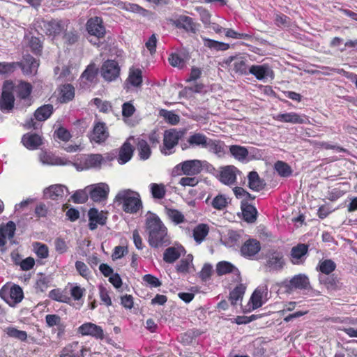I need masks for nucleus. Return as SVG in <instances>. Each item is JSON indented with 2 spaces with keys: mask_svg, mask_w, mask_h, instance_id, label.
Here are the masks:
<instances>
[{
  "mask_svg": "<svg viewBox=\"0 0 357 357\" xmlns=\"http://www.w3.org/2000/svg\"><path fill=\"white\" fill-rule=\"evenodd\" d=\"M146 228L149 234L148 241L151 247H165L170 244L167 229L155 213L148 214L146 219Z\"/></svg>",
  "mask_w": 357,
  "mask_h": 357,
  "instance_id": "obj_1",
  "label": "nucleus"
},
{
  "mask_svg": "<svg viewBox=\"0 0 357 357\" xmlns=\"http://www.w3.org/2000/svg\"><path fill=\"white\" fill-rule=\"evenodd\" d=\"M116 200L122 204V208L126 213H137L142 207L139 195L131 190L119 192L116 196Z\"/></svg>",
  "mask_w": 357,
  "mask_h": 357,
  "instance_id": "obj_2",
  "label": "nucleus"
},
{
  "mask_svg": "<svg viewBox=\"0 0 357 357\" xmlns=\"http://www.w3.org/2000/svg\"><path fill=\"white\" fill-rule=\"evenodd\" d=\"M14 84L11 81H6L2 89L0 108L2 111H10L14 105L15 98L13 94Z\"/></svg>",
  "mask_w": 357,
  "mask_h": 357,
  "instance_id": "obj_3",
  "label": "nucleus"
},
{
  "mask_svg": "<svg viewBox=\"0 0 357 357\" xmlns=\"http://www.w3.org/2000/svg\"><path fill=\"white\" fill-rule=\"evenodd\" d=\"M0 296L10 306L13 307L22 300L23 291L20 286L14 285L10 289H1Z\"/></svg>",
  "mask_w": 357,
  "mask_h": 357,
  "instance_id": "obj_4",
  "label": "nucleus"
},
{
  "mask_svg": "<svg viewBox=\"0 0 357 357\" xmlns=\"http://www.w3.org/2000/svg\"><path fill=\"white\" fill-rule=\"evenodd\" d=\"M86 190H89L91 199L93 202H98L107 198L109 188L105 183H99L87 186Z\"/></svg>",
  "mask_w": 357,
  "mask_h": 357,
  "instance_id": "obj_5",
  "label": "nucleus"
},
{
  "mask_svg": "<svg viewBox=\"0 0 357 357\" xmlns=\"http://www.w3.org/2000/svg\"><path fill=\"white\" fill-rule=\"evenodd\" d=\"M120 74V67L114 60H107L102 66L101 75L107 82L115 80Z\"/></svg>",
  "mask_w": 357,
  "mask_h": 357,
  "instance_id": "obj_6",
  "label": "nucleus"
},
{
  "mask_svg": "<svg viewBox=\"0 0 357 357\" xmlns=\"http://www.w3.org/2000/svg\"><path fill=\"white\" fill-rule=\"evenodd\" d=\"M284 264V256L281 252L270 251L266 255V266L269 271H280L283 268Z\"/></svg>",
  "mask_w": 357,
  "mask_h": 357,
  "instance_id": "obj_7",
  "label": "nucleus"
},
{
  "mask_svg": "<svg viewBox=\"0 0 357 357\" xmlns=\"http://www.w3.org/2000/svg\"><path fill=\"white\" fill-rule=\"evenodd\" d=\"M180 137V132L176 131V130L172 129L169 130H166L164 133V147L161 150L162 153L165 155H169L170 153H172L170 150L178 144Z\"/></svg>",
  "mask_w": 357,
  "mask_h": 357,
  "instance_id": "obj_8",
  "label": "nucleus"
},
{
  "mask_svg": "<svg viewBox=\"0 0 357 357\" xmlns=\"http://www.w3.org/2000/svg\"><path fill=\"white\" fill-rule=\"evenodd\" d=\"M177 168H181L183 174L192 176L202 172L203 162L199 160H186L178 164Z\"/></svg>",
  "mask_w": 357,
  "mask_h": 357,
  "instance_id": "obj_9",
  "label": "nucleus"
},
{
  "mask_svg": "<svg viewBox=\"0 0 357 357\" xmlns=\"http://www.w3.org/2000/svg\"><path fill=\"white\" fill-rule=\"evenodd\" d=\"M86 30L91 36H95L98 39L104 37L105 34V29L102 25V20L98 17H91L88 20Z\"/></svg>",
  "mask_w": 357,
  "mask_h": 357,
  "instance_id": "obj_10",
  "label": "nucleus"
},
{
  "mask_svg": "<svg viewBox=\"0 0 357 357\" xmlns=\"http://www.w3.org/2000/svg\"><path fill=\"white\" fill-rule=\"evenodd\" d=\"M77 330L78 332L84 336H91L96 339L100 340L104 338V331L102 328L100 326L91 322L83 324L78 328Z\"/></svg>",
  "mask_w": 357,
  "mask_h": 357,
  "instance_id": "obj_11",
  "label": "nucleus"
},
{
  "mask_svg": "<svg viewBox=\"0 0 357 357\" xmlns=\"http://www.w3.org/2000/svg\"><path fill=\"white\" fill-rule=\"evenodd\" d=\"M307 252L308 246L307 245L303 243L298 244L291 250L290 261L292 264L296 265L303 264Z\"/></svg>",
  "mask_w": 357,
  "mask_h": 357,
  "instance_id": "obj_12",
  "label": "nucleus"
},
{
  "mask_svg": "<svg viewBox=\"0 0 357 357\" xmlns=\"http://www.w3.org/2000/svg\"><path fill=\"white\" fill-rule=\"evenodd\" d=\"M248 73L253 75L257 79L262 80L267 77L273 78L272 69L266 64L252 65L249 68Z\"/></svg>",
  "mask_w": 357,
  "mask_h": 357,
  "instance_id": "obj_13",
  "label": "nucleus"
},
{
  "mask_svg": "<svg viewBox=\"0 0 357 357\" xmlns=\"http://www.w3.org/2000/svg\"><path fill=\"white\" fill-rule=\"evenodd\" d=\"M267 294L268 288L266 286H260L255 290L250 298L253 310L257 309L263 305L267 300Z\"/></svg>",
  "mask_w": 357,
  "mask_h": 357,
  "instance_id": "obj_14",
  "label": "nucleus"
},
{
  "mask_svg": "<svg viewBox=\"0 0 357 357\" xmlns=\"http://www.w3.org/2000/svg\"><path fill=\"white\" fill-rule=\"evenodd\" d=\"M225 63L229 66H233V70L235 73L240 75L248 74V70L245 61L242 57L229 56Z\"/></svg>",
  "mask_w": 357,
  "mask_h": 357,
  "instance_id": "obj_15",
  "label": "nucleus"
},
{
  "mask_svg": "<svg viewBox=\"0 0 357 357\" xmlns=\"http://www.w3.org/2000/svg\"><path fill=\"white\" fill-rule=\"evenodd\" d=\"M273 118L275 120L278 121L291 123L294 124L305 123L307 120L305 116H301L295 112L278 114L274 116Z\"/></svg>",
  "mask_w": 357,
  "mask_h": 357,
  "instance_id": "obj_16",
  "label": "nucleus"
},
{
  "mask_svg": "<svg viewBox=\"0 0 357 357\" xmlns=\"http://www.w3.org/2000/svg\"><path fill=\"white\" fill-rule=\"evenodd\" d=\"M208 139L209 138H208L205 135L201 132H195L190 135L187 139L188 146H185L183 147V149H186L188 147H201L206 149Z\"/></svg>",
  "mask_w": 357,
  "mask_h": 357,
  "instance_id": "obj_17",
  "label": "nucleus"
},
{
  "mask_svg": "<svg viewBox=\"0 0 357 357\" xmlns=\"http://www.w3.org/2000/svg\"><path fill=\"white\" fill-rule=\"evenodd\" d=\"M45 322L47 326L50 328L56 327V330L58 337H61L64 334L66 325L59 315L47 314L45 316Z\"/></svg>",
  "mask_w": 357,
  "mask_h": 357,
  "instance_id": "obj_18",
  "label": "nucleus"
},
{
  "mask_svg": "<svg viewBox=\"0 0 357 357\" xmlns=\"http://www.w3.org/2000/svg\"><path fill=\"white\" fill-rule=\"evenodd\" d=\"M68 193L67 188L63 185H53L44 190L45 197L53 200L59 199Z\"/></svg>",
  "mask_w": 357,
  "mask_h": 357,
  "instance_id": "obj_19",
  "label": "nucleus"
},
{
  "mask_svg": "<svg viewBox=\"0 0 357 357\" xmlns=\"http://www.w3.org/2000/svg\"><path fill=\"white\" fill-rule=\"evenodd\" d=\"M43 28L46 34L54 36L60 33L64 29L65 25L61 20H52L50 21H43Z\"/></svg>",
  "mask_w": 357,
  "mask_h": 357,
  "instance_id": "obj_20",
  "label": "nucleus"
},
{
  "mask_svg": "<svg viewBox=\"0 0 357 357\" xmlns=\"http://www.w3.org/2000/svg\"><path fill=\"white\" fill-rule=\"evenodd\" d=\"M237 169L234 166H226L220 171V180L226 185L234 184L236 179Z\"/></svg>",
  "mask_w": 357,
  "mask_h": 357,
  "instance_id": "obj_21",
  "label": "nucleus"
},
{
  "mask_svg": "<svg viewBox=\"0 0 357 357\" xmlns=\"http://www.w3.org/2000/svg\"><path fill=\"white\" fill-rule=\"evenodd\" d=\"M174 24L179 29H183L186 31L196 33L197 26L193 20L186 15H180L176 20H174Z\"/></svg>",
  "mask_w": 357,
  "mask_h": 357,
  "instance_id": "obj_22",
  "label": "nucleus"
},
{
  "mask_svg": "<svg viewBox=\"0 0 357 357\" xmlns=\"http://www.w3.org/2000/svg\"><path fill=\"white\" fill-rule=\"evenodd\" d=\"M20 63L21 65L19 67H21L25 75L36 74L39 66L38 61L29 55L26 56L24 61Z\"/></svg>",
  "mask_w": 357,
  "mask_h": 357,
  "instance_id": "obj_23",
  "label": "nucleus"
},
{
  "mask_svg": "<svg viewBox=\"0 0 357 357\" xmlns=\"http://www.w3.org/2000/svg\"><path fill=\"white\" fill-rule=\"evenodd\" d=\"M22 142L28 149L35 150L42 144V138L37 134L26 133L23 135Z\"/></svg>",
  "mask_w": 357,
  "mask_h": 357,
  "instance_id": "obj_24",
  "label": "nucleus"
},
{
  "mask_svg": "<svg viewBox=\"0 0 357 357\" xmlns=\"http://www.w3.org/2000/svg\"><path fill=\"white\" fill-rule=\"evenodd\" d=\"M260 250L259 242L257 240L250 239L245 242L241 248V252L244 256L252 257Z\"/></svg>",
  "mask_w": 357,
  "mask_h": 357,
  "instance_id": "obj_25",
  "label": "nucleus"
},
{
  "mask_svg": "<svg viewBox=\"0 0 357 357\" xmlns=\"http://www.w3.org/2000/svg\"><path fill=\"white\" fill-rule=\"evenodd\" d=\"M15 229V224L12 221L0 228V246L5 245L6 238L11 239L14 236Z\"/></svg>",
  "mask_w": 357,
  "mask_h": 357,
  "instance_id": "obj_26",
  "label": "nucleus"
},
{
  "mask_svg": "<svg viewBox=\"0 0 357 357\" xmlns=\"http://www.w3.org/2000/svg\"><path fill=\"white\" fill-rule=\"evenodd\" d=\"M206 149H208L210 152L215 154L219 158L224 156L226 153L225 145L224 142L220 140H215L210 138Z\"/></svg>",
  "mask_w": 357,
  "mask_h": 357,
  "instance_id": "obj_27",
  "label": "nucleus"
},
{
  "mask_svg": "<svg viewBox=\"0 0 357 357\" xmlns=\"http://www.w3.org/2000/svg\"><path fill=\"white\" fill-rule=\"evenodd\" d=\"M108 137V132L106 130L105 124L98 123L95 125L91 135V139L96 142L100 143L104 142Z\"/></svg>",
  "mask_w": 357,
  "mask_h": 357,
  "instance_id": "obj_28",
  "label": "nucleus"
},
{
  "mask_svg": "<svg viewBox=\"0 0 357 357\" xmlns=\"http://www.w3.org/2000/svg\"><path fill=\"white\" fill-rule=\"evenodd\" d=\"M127 84L134 87H139L142 83V72L139 68L132 67L129 70L128 77L126 79Z\"/></svg>",
  "mask_w": 357,
  "mask_h": 357,
  "instance_id": "obj_29",
  "label": "nucleus"
},
{
  "mask_svg": "<svg viewBox=\"0 0 357 357\" xmlns=\"http://www.w3.org/2000/svg\"><path fill=\"white\" fill-rule=\"evenodd\" d=\"M291 288L299 289H307L310 287V281L308 278L304 274H298L293 277L290 282Z\"/></svg>",
  "mask_w": 357,
  "mask_h": 357,
  "instance_id": "obj_30",
  "label": "nucleus"
},
{
  "mask_svg": "<svg viewBox=\"0 0 357 357\" xmlns=\"http://www.w3.org/2000/svg\"><path fill=\"white\" fill-rule=\"evenodd\" d=\"M40 161L43 165H63L66 162H63L62 159L50 153L43 151L39 155Z\"/></svg>",
  "mask_w": 357,
  "mask_h": 357,
  "instance_id": "obj_31",
  "label": "nucleus"
},
{
  "mask_svg": "<svg viewBox=\"0 0 357 357\" xmlns=\"http://www.w3.org/2000/svg\"><path fill=\"white\" fill-rule=\"evenodd\" d=\"M133 149L131 144L127 142H125L119 151V163L121 165L126 163L131 159Z\"/></svg>",
  "mask_w": 357,
  "mask_h": 357,
  "instance_id": "obj_32",
  "label": "nucleus"
},
{
  "mask_svg": "<svg viewBox=\"0 0 357 357\" xmlns=\"http://www.w3.org/2000/svg\"><path fill=\"white\" fill-rule=\"evenodd\" d=\"M105 160L100 154H91L86 157L84 160V167L86 169L99 168Z\"/></svg>",
  "mask_w": 357,
  "mask_h": 357,
  "instance_id": "obj_33",
  "label": "nucleus"
},
{
  "mask_svg": "<svg viewBox=\"0 0 357 357\" xmlns=\"http://www.w3.org/2000/svg\"><path fill=\"white\" fill-rule=\"evenodd\" d=\"M248 185L255 191H259L264 188V183L260 179L257 172H251L248 175Z\"/></svg>",
  "mask_w": 357,
  "mask_h": 357,
  "instance_id": "obj_34",
  "label": "nucleus"
},
{
  "mask_svg": "<svg viewBox=\"0 0 357 357\" xmlns=\"http://www.w3.org/2000/svg\"><path fill=\"white\" fill-rule=\"evenodd\" d=\"M209 227L206 224H199L193 229V237L198 243H202L208 235Z\"/></svg>",
  "mask_w": 357,
  "mask_h": 357,
  "instance_id": "obj_35",
  "label": "nucleus"
},
{
  "mask_svg": "<svg viewBox=\"0 0 357 357\" xmlns=\"http://www.w3.org/2000/svg\"><path fill=\"white\" fill-rule=\"evenodd\" d=\"M31 89L32 87L30 84L20 82L17 85H14L13 91L16 92L20 98H26L30 95Z\"/></svg>",
  "mask_w": 357,
  "mask_h": 357,
  "instance_id": "obj_36",
  "label": "nucleus"
},
{
  "mask_svg": "<svg viewBox=\"0 0 357 357\" xmlns=\"http://www.w3.org/2000/svg\"><path fill=\"white\" fill-rule=\"evenodd\" d=\"M181 256V249L170 247L165 250L163 254V259L167 263H173Z\"/></svg>",
  "mask_w": 357,
  "mask_h": 357,
  "instance_id": "obj_37",
  "label": "nucleus"
},
{
  "mask_svg": "<svg viewBox=\"0 0 357 357\" xmlns=\"http://www.w3.org/2000/svg\"><path fill=\"white\" fill-rule=\"evenodd\" d=\"M3 331L8 337L15 338L20 341H25L27 338L26 331L18 330L13 326L5 328Z\"/></svg>",
  "mask_w": 357,
  "mask_h": 357,
  "instance_id": "obj_38",
  "label": "nucleus"
},
{
  "mask_svg": "<svg viewBox=\"0 0 357 357\" xmlns=\"http://www.w3.org/2000/svg\"><path fill=\"white\" fill-rule=\"evenodd\" d=\"M245 287L243 284H239L229 294V301L231 304L235 305L238 301H241L245 294Z\"/></svg>",
  "mask_w": 357,
  "mask_h": 357,
  "instance_id": "obj_39",
  "label": "nucleus"
},
{
  "mask_svg": "<svg viewBox=\"0 0 357 357\" xmlns=\"http://www.w3.org/2000/svg\"><path fill=\"white\" fill-rule=\"evenodd\" d=\"M216 271L220 275L229 273H236L238 274V270L233 264L225 261H220L217 264Z\"/></svg>",
  "mask_w": 357,
  "mask_h": 357,
  "instance_id": "obj_40",
  "label": "nucleus"
},
{
  "mask_svg": "<svg viewBox=\"0 0 357 357\" xmlns=\"http://www.w3.org/2000/svg\"><path fill=\"white\" fill-rule=\"evenodd\" d=\"M60 94H61V97H60L61 101L62 102H67L73 100V98H74L75 89L70 84L63 85L61 88Z\"/></svg>",
  "mask_w": 357,
  "mask_h": 357,
  "instance_id": "obj_41",
  "label": "nucleus"
},
{
  "mask_svg": "<svg viewBox=\"0 0 357 357\" xmlns=\"http://www.w3.org/2000/svg\"><path fill=\"white\" fill-rule=\"evenodd\" d=\"M53 107L51 105H45L40 107L35 112V117L38 121H45L52 114Z\"/></svg>",
  "mask_w": 357,
  "mask_h": 357,
  "instance_id": "obj_42",
  "label": "nucleus"
},
{
  "mask_svg": "<svg viewBox=\"0 0 357 357\" xmlns=\"http://www.w3.org/2000/svg\"><path fill=\"white\" fill-rule=\"evenodd\" d=\"M243 216L248 222H254L257 219V211L255 207L252 205H245L243 209Z\"/></svg>",
  "mask_w": 357,
  "mask_h": 357,
  "instance_id": "obj_43",
  "label": "nucleus"
},
{
  "mask_svg": "<svg viewBox=\"0 0 357 357\" xmlns=\"http://www.w3.org/2000/svg\"><path fill=\"white\" fill-rule=\"evenodd\" d=\"M228 204V199L223 195H218L211 202V205L219 211L224 210Z\"/></svg>",
  "mask_w": 357,
  "mask_h": 357,
  "instance_id": "obj_44",
  "label": "nucleus"
},
{
  "mask_svg": "<svg viewBox=\"0 0 357 357\" xmlns=\"http://www.w3.org/2000/svg\"><path fill=\"white\" fill-rule=\"evenodd\" d=\"M231 155L238 160H243L248 155V150L241 146L232 145L229 147Z\"/></svg>",
  "mask_w": 357,
  "mask_h": 357,
  "instance_id": "obj_45",
  "label": "nucleus"
},
{
  "mask_svg": "<svg viewBox=\"0 0 357 357\" xmlns=\"http://www.w3.org/2000/svg\"><path fill=\"white\" fill-rule=\"evenodd\" d=\"M204 40V45L210 48V49H214L215 50H227L229 48V45L227 43L218 42L216 40H213L208 38H203Z\"/></svg>",
  "mask_w": 357,
  "mask_h": 357,
  "instance_id": "obj_46",
  "label": "nucleus"
},
{
  "mask_svg": "<svg viewBox=\"0 0 357 357\" xmlns=\"http://www.w3.org/2000/svg\"><path fill=\"white\" fill-rule=\"evenodd\" d=\"M137 149L141 159L146 160L150 157L151 151L149 144L145 140L139 139L138 141Z\"/></svg>",
  "mask_w": 357,
  "mask_h": 357,
  "instance_id": "obj_47",
  "label": "nucleus"
},
{
  "mask_svg": "<svg viewBox=\"0 0 357 357\" xmlns=\"http://www.w3.org/2000/svg\"><path fill=\"white\" fill-rule=\"evenodd\" d=\"M150 190L153 197L155 199H162L166 193L165 186L162 183H151L150 184Z\"/></svg>",
  "mask_w": 357,
  "mask_h": 357,
  "instance_id": "obj_48",
  "label": "nucleus"
},
{
  "mask_svg": "<svg viewBox=\"0 0 357 357\" xmlns=\"http://www.w3.org/2000/svg\"><path fill=\"white\" fill-rule=\"evenodd\" d=\"M336 268L335 263L331 259H325L319 263V270L326 275H329Z\"/></svg>",
  "mask_w": 357,
  "mask_h": 357,
  "instance_id": "obj_49",
  "label": "nucleus"
},
{
  "mask_svg": "<svg viewBox=\"0 0 357 357\" xmlns=\"http://www.w3.org/2000/svg\"><path fill=\"white\" fill-rule=\"evenodd\" d=\"M89 220H94L99 225H104L106 222L107 217L102 211L99 212L96 208H91L89 211Z\"/></svg>",
  "mask_w": 357,
  "mask_h": 357,
  "instance_id": "obj_50",
  "label": "nucleus"
},
{
  "mask_svg": "<svg viewBox=\"0 0 357 357\" xmlns=\"http://www.w3.org/2000/svg\"><path fill=\"white\" fill-rule=\"evenodd\" d=\"M21 64L20 62L0 63V74L9 75L13 73Z\"/></svg>",
  "mask_w": 357,
  "mask_h": 357,
  "instance_id": "obj_51",
  "label": "nucleus"
},
{
  "mask_svg": "<svg viewBox=\"0 0 357 357\" xmlns=\"http://www.w3.org/2000/svg\"><path fill=\"white\" fill-rule=\"evenodd\" d=\"M192 259V255H188L185 259L180 261L179 264L176 266V270L180 273L189 272Z\"/></svg>",
  "mask_w": 357,
  "mask_h": 357,
  "instance_id": "obj_52",
  "label": "nucleus"
},
{
  "mask_svg": "<svg viewBox=\"0 0 357 357\" xmlns=\"http://www.w3.org/2000/svg\"><path fill=\"white\" fill-rule=\"evenodd\" d=\"M275 169L281 176L287 177L291 174V167L284 162L278 161L275 164Z\"/></svg>",
  "mask_w": 357,
  "mask_h": 357,
  "instance_id": "obj_53",
  "label": "nucleus"
},
{
  "mask_svg": "<svg viewBox=\"0 0 357 357\" xmlns=\"http://www.w3.org/2000/svg\"><path fill=\"white\" fill-rule=\"evenodd\" d=\"M33 250L38 257L45 259L48 257V248L46 245L36 242L33 243Z\"/></svg>",
  "mask_w": 357,
  "mask_h": 357,
  "instance_id": "obj_54",
  "label": "nucleus"
},
{
  "mask_svg": "<svg viewBox=\"0 0 357 357\" xmlns=\"http://www.w3.org/2000/svg\"><path fill=\"white\" fill-rule=\"evenodd\" d=\"M159 114L166 121L172 125H175L179 121V116L172 112L161 109Z\"/></svg>",
  "mask_w": 357,
  "mask_h": 357,
  "instance_id": "obj_55",
  "label": "nucleus"
},
{
  "mask_svg": "<svg viewBox=\"0 0 357 357\" xmlns=\"http://www.w3.org/2000/svg\"><path fill=\"white\" fill-rule=\"evenodd\" d=\"M169 62L172 66L178 68H183L185 64V59L177 54H172L169 57Z\"/></svg>",
  "mask_w": 357,
  "mask_h": 357,
  "instance_id": "obj_56",
  "label": "nucleus"
},
{
  "mask_svg": "<svg viewBox=\"0 0 357 357\" xmlns=\"http://www.w3.org/2000/svg\"><path fill=\"white\" fill-rule=\"evenodd\" d=\"M167 214L169 218L176 224L181 223L184 221L183 215L176 209H167Z\"/></svg>",
  "mask_w": 357,
  "mask_h": 357,
  "instance_id": "obj_57",
  "label": "nucleus"
},
{
  "mask_svg": "<svg viewBox=\"0 0 357 357\" xmlns=\"http://www.w3.org/2000/svg\"><path fill=\"white\" fill-rule=\"evenodd\" d=\"M87 192H89V190H86L85 188L84 190H79L75 192L72 196L73 202L78 204L86 202L88 199Z\"/></svg>",
  "mask_w": 357,
  "mask_h": 357,
  "instance_id": "obj_58",
  "label": "nucleus"
},
{
  "mask_svg": "<svg viewBox=\"0 0 357 357\" xmlns=\"http://www.w3.org/2000/svg\"><path fill=\"white\" fill-rule=\"evenodd\" d=\"M97 73V69L94 65H90L84 71L82 75V79H85L87 81L92 82L96 77Z\"/></svg>",
  "mask_w": 357,
  "mask_h": 357,
  "instance_id": "obj_59",
  "label": "nucleus"
},
{
  "mask_svg": "<svg viewBox=\"0 0 357 357\" xmlns=\"http://www.w3.org/2000/svg\"><path fill=\"white\" fill-rule=\"evenodd\" d=\"M319 280L321 284L326 285L328 289H335L337 287L336 280L332 277L320 275Z\"/></svg>",
  "mask_w": 357,
  "mask_h": 357,
  "instance_id": "obj_60",
  "label": "nucleus"
},
{
  "mask_svg": "<svg viewBox=\"0 0 357 357\" xmlns=\"http://www.w3.org/2000/svg\"><path fill=\"white\" fill-rule=\"evenodd\" d=\"M91 102L99 109L100 112H107L111 109V105L107 101H102L101 99L96 98Z\"/></svg>",
  "mask_w": 357,
  "mask_h": 357,
  "instance_id": "obj_61",
  "label": "nucleus"
},
{
  "mask_svg": "<svg viewBox=\"0 0 357 357\" xmlns=\"http://www.w3.org/2000/svg\"><path fill=\"white\" fill-rule=\"evenodd\" d=\"M224 31L227 37L235 39H248L250 38V36L248 34L240 33L231 29H225Z\"/></svg>",
  "mask_w": 357,
  "mask_h": 357,
  "instance_id": "obj_62",
  "label": "nucleus"
},
{
  "mask_svg": "<svg viewBox=\"0 0 357 357\" xmlns=\"http://www.w3.org/2000/svg\"><path fill=\"white\" fill-rule=\"evenodd\" d=\"M29 45L32 50L36 54H38L41 51L42 45L40 40L36 37H31L29 40Z\"/></svg>",
  "mask_w": 357,
  "mask_h": 357,
  "instance_id": "obj_63",
  "label": "nucleus"
},
{
  "mask_svg": "<svg viewBox=\"0 0 357 357\" xmlns=\"http://www.w3.org/2000/svg\"><path fill=\"white\" fill-rule=\"evenodd\" d=\"M54 135L59 139L68 142L71 138L69 131L63 127L59 128L54 132Z\"/></svg>",
  "mask_w": 357,
  "mask_h": 357,
  "instance_id": "obj_64",
  "label": "nucleus"
}]
</instances>
